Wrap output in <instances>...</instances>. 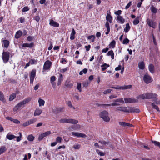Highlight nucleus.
I'll return each instance as SVG.
<instances>
[{"instance_id": "3", "label": "nucleus", "mask_w": 160, "mask_h": 160, "mask_svg": "<svg viewBox=\"0 0 160 160\" xmlns=\"http://www.w3.org/2000/svg\"><path fill=\"white\" fill-rule=\"evenodd\" d=\"M59 122L60 123H66L72 124H76L78 122V121L77 120L72 119L63 118L60 119L59 120Z\"/></svg>"}, {"instance_id": "21", "label": "nucleus", "mask_w": 160, "mask_h": 160, "mask_svg": "<svg viewBox=\"0 0 160 160\" xmlns=\"http://www.w3.org/2000/svg\"><path fill=\"white\" fill-rule=\"evenodd\" d=\"M33 42L30 44L24 43L22 44V47L23 48L28 47L31 48L33 47Z\"/></svg>"}, {"instance_id": "4", "label": "nucleus", "mask_w": 160, "mask_h": 160, "mask_svg": "<svg viewBox=\"0 0 160 160\" xmlns=\"http://www.w3.org/2000/svg\"><path fill=\"white\" fill-rule=\"evenodd\" d=\"M147 93V98L148 99H154V101H155V103L157 104H159L160 103V101H157V97L158 95L155 93Z\"/></svg>"}, {"instance_id": "42", "label": "nucleus", "mask_w": 160, "mask_h": 160, "mask_svg": "<svg viewBox=\"0 0 160 160\" xmlns=\"http://www.w3.org/2000/svg\"><path fill=\"white\" fill-rule=\"evenodd\" d=\"M34 138V136H32V135H29L28 137V139L29 141H32L33 140Z\"/></svg>"}, {"instance_id": "25", "label": "nucleus", "mask_w": 160, "mask_h": 160, "mask_svg": "<svg viewBox=\"0 0 160 160\" xmlns=\"http://www.w3.org/2000/svg\"><path fill=\"white\" fill-rule=\"evenodd\" d=\"M63 76L62 74H60V76L58 79V82L57 83V84L58 85H60L62 81L63 80Z\"/></svg>"}, {"instance_id": "5", "label": "nucleus", "mask_w": 160, "mask_h": 160, "mask_svg": "<svg viewBox=\"0 0 160 160\" xmlns=\"http://www.w3.org/2000/svg\"><path fill=\"white\" fill-rule=\"evenodd\" d=\"M132 87V85H124L122 86H120L119 85H117L116 87H112L111 88H113L116 89H122L125 90L131 88Z\"/></svg>"}, {"instance_id": "34", "label": "nucleus", "mask_w": 160, "mask_h": 160, "mask_svg": "<svg viewBox=\"0 0 160 160\" xmlns=\"http://www.w3.org/2000/svg\"><path fill=\"white\" fill-rule=\"evenodd\" d=\"M115 41L114 40H113L110 43L109 45V47L110 48H114L115 47Z\"/></svg>"}, {"instance_id": "18", "label": "nucleus", "mask_w": 160, "mask_h": 160, "mask_svg": "<svg viewBox=\"0 0 160 160\" xmlns=\"http://www.w3.org/2000/svg\"><path fill=\"white\" fill-rule=\"evenodd\" d=\"M97 105L98 106H103L104 107L106 106H118L119 105V104L117 103H113L112 104H97Z\"/></svg>"}, {"instance_id": "48", "label": "nucleus", "mask_w": 160, "mask_h": 160, "mask_svg": "<svg viewBox=\"0 0 160 160\" xmlns=\"http://www.w3.org/2000/svg\"><path fill=\"white\" fill-rule=\"evenodd\" d=\"M62 138L61 137H58L56 138V141L57 143H60L62 142Z\"/></svg>"}, {"instance_id": "20", "label": "nucleus", "mask_w": 160, "mask_h": 160, "mask_svg": "<svg viewBox=\"0 0 160 160\" xmlns=\"http://www.w3.org/2000/svg\"><path fill=\"white\" fill-rule=\"evenodd\" d=\"M42 112V110L39 108H37L34 112V116H39Z\"/></svg>"}, {"instance_id": "47", "label": "nucleus", "mask_w": 160, "mask_h": 160, "mask_svg": "<svg viewBox=\"0 0 160 160\" xmlns=\"http://www.w3.org/2000/svg\"><path fill=\"white\" fill-rule=\"evenodd\" d=\"M88 71V69L86 68H84L82 71H81L79 73V74L80 75H81L83 73L84 74H86Z\"/></svg>"}, {"instance_id": "28", "label": "nucleus", "mask_w": 160, "mask_h": 160, "mask_svg": "<svg viewBox=\"0 0 160 160\" xmlns=\"http://www.w3.org/2000/svg\"><path fill=\"white\" fill-rule=\"evenodd\" d=\"M117 20L120 22L122 23H123L125 22V20L124 19L122 16H118L117 17Z\"/></svg>"}, {"instance_id": "19", "label": "nucleus", "mask_w": 160, "mask_h": 160, "mask_svg": "<svg viewBox=\"0 0 160 160\" xmlns=\"http://www.w3.org/2000/svg\"><path fill=\"white\" fill-rule=\"evenodd\" d=\"M148 69L152 73H153L155 72L154 67L152 64H150L148 66Z\"/></svg>"}, {"instance_id": "24", "label": "nucleus", "mask_w": 160, "mask_h": 160, "mask_svg": "<svg viewBox=\"0 0 160 160\" xmlns=\"http://www.w3.org/2000/svg\"><path fill=\"white\" fill-rule=\"evenodd\" d=\"M16 136L13 135L7 134L6 136V138L9 140H12L14 138H16Z\"/></svg>"}, {"instance_id": "49", "label": "nucleus", "mask_w": 160, "mask_h": 160, "mask_svg": "<svg viewBox=\"0 0 160 160\" xmlns=\"http://www.w3.org/2000/svg\"><path fill=\"white\" fill-rule=\"evenodd\" d=\"M6 150V148L4 147H2L0 148V155L4 152Z\"/></svg>"}, {"instance_id": "7", "label": "nucleus", "mask_w": 160, "mask_h": 160, "mask_svg": "<svg viewBox=\"0 0 160 160\" xmlns=\"http://www.w3.org/2000/svg\"><path fill=\"white\" fill-rule=\"evenodd\" d=\"M2 59L4 63H7L9 60V53L8 52H3L2 53Z\"/></svg>"}, {"instance_id": "40", "label": "nucleus", "mask_w": 160, "mask_h": 160, "mask_svg": "<svg viewBox=\"0 0 160 160\" xmlns=\"http://www.w3.org/2000/svg\"><path fill=\"white\" fill-rule=\"evenodd\" d=\"M38 102L39 103V106H40L41 105L43 106L44 105L45 102L42 99H39Z\"/></svg>"}, {"instance_id": "8", "label": "nucleus", "mask_w": 160, "mask_h": 160, "mask_svg": "<svg viewBox=\"0 0 160 160\" xmlns=\"http://www.w3.org/2000/svg\"><path fill=\"white\" fill-rule=\"evenodd\" d=\"M146 22L147 24L150 27L153 28H155L156 26V23L155 22H154L153 20L148 18L147 19Z\"/></svg>"}, {"instance_id": "46", "label": "nucleus", "mask_w": 160, "mask_h": 160, "mask_svg": "<svg viewBox=\"0 0 160 160\" xmlns=\"http://www.w3.org/2000/svg\"><path fill=\"white\" fill-rule=\"evenodd\" d=\"M37 120V119L36 118H34L32 119H31L28 121V122L29 125L32 124L35 122Z\"/></svg>"}, {"instance_id": "15", "label": "nucleus", "mask_w": 160, "mask_h": 160, "mask_svg": "<svg viewBox=\"0 0 160 160\" xmlns=\"http://www.w3.org/2000/svg\"><path fill=\"white\" fill-rule=\"evenodd\" d=\"M128 107L120 106L116 108L117 110L119 111L127 112H128Z\"/></svg>"}, {"instance_id": "36", "label": "nucleus", "mask_w": 160, "mask_h": 160, "mask_svg": "<svg viewBox=\"0 0 160 160\" xmlns=\"http://www.w3.org/2000/svg\"><path fill=\"white\" fill-rule=\"evenodd\" d=\"M130 27L129 26V24L128 23L126 24V28L124 29V31L126 32H128L129 30Z\"/></svg>"}, {"instance_id": "12", "label": "nucleus", "mask_w": 160, "mask_h": 160, "mask_svg": "<svg viewBox=\"0 0 160 160\" xmlns=\"http://www.w3.org/2000/svg\"><path fill=\"white\" fill-rule=\"evenodd\" d=\"M36 70L35 69H33L32 70L30 76V83H32L33 80L36 75Z\"/></svg>"}, {"instance_id": "44", "label": "nucleus", "mask_w": 160, "mask_h": 160, "mask_svg": "<svg viewBox=\"0 0 160 160\" xmlns=\"http://www.w3.org/2000/svg\"><path fill=\"white\" fill-rule=\"evenodd\" d=\"M73 147L75 149H79L81 147V145L80 144H75L73 145Z\"/></svg>"}, {"instance_id": "14", "label": "nucleus", "mask_w": 160, "mask_h": 160, "mask_svg": "<svg viewBox=\"0 0 160 160\" xmlns=\"http://www.w3.org/2000/svg\"><path fill=\"white\" fill-rule=\"evenodd\" d=\"M64 107L55 108L53 109L52 112L54 113H59L64 111Z\"/></svg>"}, {"instance_id": "43", "label": "nucleus", "mask_w": 160, "mask_h": 160, "mask_svg": "<svg viewBox=\"0 0 160 160\" xmlns=\"http://www.w3.org/2000/svg\"><path fill=\"white\" fill-rule=\"evenodd\" d=\"M19 136L18 137H16V138H17L16 141L18 142H19L21 140V138L22 136L21 132H19Z\"/></svg>"}, {"instance_id": "16", "label": "nucleus", "mask_w": 160, "mask_h": 160, "mask_svg": "<svg viewBox=\"0 0 160 160\" xmlns=\"http://www.w3.org/2000/svg\"><path fill=\"white\" fill-rule=\"evenodd\" d=\"M49 24L51 26L55 27L57 28L59 26V24L52 19L50 20Z\"/></svg>"}, {"instance_id": "35", "label": "nucleus", "mask_w": 160, "mask_h": 160, "mask_svg": "<svg viewBox=\"0 0 160 160\" xmlns=\"http://www.w3.org/2000/svg\"><path fill=\"white\" fill-rule=\"evenodd\" d=\"M16 94L15 93H13L11 95H10L9 100L10 101H12L16 97Z\"/></svg>"}, {"instance_id": "10", "label": "nucleus", "mask_w": 160, "mask_h": 160, "mask_svg": "<svg viewBox=\"0 0 160 160\" xmlns=\"http://www.w3.org/2000/svg\"><path fill=\"white\" fill-rule=\"evenodd\" d=\"M125 102L126 103H135L138 101V99H135L131 98H124Z\"/></svg>"}, {"instance_id": "22", "label": "nucleus", "mask_w": 160, "mask_h": 160, "mask_svg": "<svg viewBox=\"0 0 160 160\" xmlns=\"http://www.w3.org/2000/svg\"><path fill=\"white\" fill-rule=\"evenodd\" d=\"M138 67L139 69H144L145 67V64L143 62H139Z\"/></svg>"}, {"instance_id": "50", "label": "nucleus", "mask_w": 160, "mask_h": 160, "mask_svg": "<svg viewBox=\"0 0 160 160\" xmlns=\"http://www.w3.org/2000/svg\"><path fill=\"white\" fill-rule=\"evenodd\" d=\"M97 152L99 154L100 156H103L105 155V154L103 152H101L99 150L97 149L96 150Z\"/></svg>"}, {"instance_id": "11", "label": "nucleus", "mask_w": 160, "mask_h": 160, "mask_svg": "<svg viewBox=\"0 0 160 160\" xmlns=\"http://www.w3.org/2000/svg\"><path fill=\"white\" fill-rule=\"evenodd\" d=\"M72 134L73 136L78 137L86 138L87 137L85 134L80 132H72Z\"/></svg>"}, {"instance_id": "13", "label": "nucleus", "mask_w": 160, "mask_h": 160, "mask_svg": "<svg viewBox=\"0 0 160 160\" xmlns=\"http://www.w3.org/2000/svg\"><path fill=\"white\" fill-rule=\"evenodd\" d=\"M52 62L49 60L46 61L44 63L43 69L47 70L50 69Z\"/></svg>"}, {"instance_id": "27", "label": "nucleus", "mask_w": 160, "mask_h": 160, "mask_svg": "<svg viewBox=\"0 0 160 160\" xmlns=\"http://www.w3.org/2000/svg\"><path fill=\"white\" fill-rule=\"evenodd\" d=\"M106 20L108 21L110 23L112 22V18L111 15L108 14L106 16Z\"/></svg>"}, {"instance_id": "59", "label": "nucleus", "mask_w": 160, "mask_h": 160, "mask_svg": "<svg viewBox=\"0 0 160 160\" xmlns=\"http://www.w3.org/2000/svg\"><path fill=\"white\" fill-rule=\"evenodd\" d=\"M56 80V77L54 76H52L50 78V82H54Z\"/></svg>"}, {"instance_id": "38", "label": "nucleus", "mask_w": 160, "mask_h": 160, "mask_svg": "<svg viewBox=\"0 0 160 160\" xmlns=\"http://www.w3.org/2000/svg\"><path fill=\"white\" fill-rule=\"evenodd\" d=\"M101 67H102V70L103 71H104L106 69L107 67H109V65L105 63L103 65H101Z\"/></svg>"}, {"instance_id": "53", "label": "nucleus", "mask_w": 160, "mask_h": 160, "mask_svg": "<svg viewBox=\"0 0 160 160\" xmlns=\"http://www.w3.org/2000/svg\"><path fill=\"white\" fill-rule=\"evenodd\" d=\"M88 81H84L82 83L83 87H87L88 86Z\"/></svg>"}, {"instance_id": "54", "label": "nucleus", "mask_w": 160, "mask_h": 160, "mask_svg": "<svg viewBox=\"0 0 160 160\" xmlns=\"http://www.w3.org/2000/svg\"><path fill=\"white\" fill-rule=\"evenodd\" d=\"M81 83H78L77 84V88L81 92L82 91L81 89Z\"/></svg>"}, {"instance_id": "33", "label": "nucleus", "mask_w": 160, "mask_h": 160, "mask_svg": "<svg viewBox=\"0 0 160 160\" xmlns=\"http://www.w3.org/2000/svg\"><path fill=\"white\" fill-rule=\"evenodd\" d=\"M9 44V42L7 40H4L3 41L2 45H4V46L5 48H7Z\"/></svg>"}, {"instance_id": "6", "label": "nucleus", "mask_w": 160, "mask_h": 160, "mask_svg": "<svg viewBox=\"0 0 160 160\" xmlns=\"http://www.w3.org/2000/svg\"><path fill=\"white\" fill-rule=\"evenodd\" d=\"M143 81L146 84L152 82L153 81L152 78L148 74H145L143 77Z\"/></svg>"}, {"instance_id": "37", "label": "nucleus", "mask_w": 160, "mask_h": 160, "mask_svg": "<svg viewBox=\"0 0 160 160\" xmlns=\"http://www.w3.org/2000/svg\"><path fill=\"white\" fill-rule=\"evenodd\" d=\"M95 37L94 35H92L89 36L88 37V39L89 40H91L92 42H93L94 41Z\"/></svg>"}, {"instance_id": "26", "label": "nucleus", "mask_w": 160, "mask_h": 160, "mask_svg": "<svg viewBox=\"0 0 160 160\" xmlns=\"http://www.w3.org/2000/svg\"><path fill=\"white\" fill-rule=\"evenodd\" d=\"M76 33V32L74 29L73 28L72 30V32L71 34L70 39L71 40H73L75 38V35Z\"/></svg>"}, {"instance_id": "1", "label": "nucleus", "mask_w": 160, "mask_h": 160, "mask_svg": "<svg viewBox=\"0 0 160 160\" xmlns=\"http://www.w3.org/2000/svg\"><path fill=\"white\" fill-rule=\"evenodd\" d=\"M31 100V98L28 97L25 98L23 101L20 102L18 103L14 108L13 111H16L19 109L22 106L26 104V103L30 102Z\"/></svg>"}, {"instance_id": "63", "label": "nucleus", "mask_w": 160, "mask_h": 160, "mask_svg": "<svg viewBox=\"0 0 160 160\" xmlns=\"http://www.w3.org/2000/svg\"><path fill=\"white\" fill-rule=\"evenodd\" d=\"M44 136L42 135V134H41V135H40L38 137V140H42L43 138H44Z\"/></svg>"}, {"instance_id": "41", "label": "nucleus", "mask_w": 160, "mask_h": 160, "mask_svg": "<svg viewBox=\"0 0 160 160\" xmlns=\"http://www.w3.org/2000/svg\"><path fill=\"white\" fill-rule=\"evenodd\" d=\"M114 102H120L122 103H124V101L123 98H118L113 101Z\"/></svg>"}, {"instance_id": "62", "label": "nucleus", "mask_w": 160, "mask_h": 160, "mask_svg": "<svg viewBox=\"0 0 160 160\" xmlns=\"http://www.w3.org/2000/svg\"><path fill=\"white\" fill-rule=\"evenodd\" d=\"M121 12L122 11L121 10H118L117 11L115 12L114 13L115 14L119 16V15L121 14Z\"/></svg>"}, {"instance_id": "32", "label": "nucleus", "mask_w": 160, "mask_h": 160, "mask_svg": "<svg viewBox=\"0 0 160 160\" xmlns=\"http://www.w3.org/2000/svg\"><path fill=\"white\" fill-rule=\"evenodd\" d=\"M98 142L101 144L103 145H106L109 144V142H107L103 140H100L98 141Z\"/></svg>"}, {"instance_id": "31", "label": "nucleus", "mask_w": 160, "mask_h": 160, "mask_svg": "<svg viewBox=\"0 0 160 160\" xmlns=\"http://www.w3.org/2000/svg\"><path fill=\"white\" fill-rule=\"evenodd\" d=\"M150 9L151 11L154 14H156L157 12V8L153 6H152L150 7Z\"/></svg>"}, {"instance_id": "51", "label": "nucleus", "mask_w": 160, "mask_h": 160, "mask_svg": "<svg viewBox=\"0 0 160 160\" xmlns=\"http://www.w3.org/2000/svg\"><path fill=\"white\" fill-rule=\"evenodd\" d=\"M139 20L138 18H136L133 21V24L136 25L139 23Z\"/></svg>"}, {"instance_id": "45", "label": "nucleus", "mask_w": 160, "mask_h": 160, "mask_svg": "<svg viewBox=\"0 0 160 160\" xmlns=\"http://www.w3.org/2000/svg\"><path fill=\"white\" fill-rule=\"evenodd\" d=\"M152 142L154 143L155 145L157 146H158L160 148V142L155 141H152Z\"/></svg>"}, {"instance_id": "64", "label": "nucleus", "mask_w": 160, "mask_h": 160, "mask_svg": "<svg viewBox=\"0 0 160 160\" xmlns=\"http://www.w3.org/2000/svg\"><path fill=\"white\" fill-rule=\"evenodd\" d=\"M34 19L35 20H36L37 22H38L40 20V18L39 17V16H36L34 18Z\"/></svg>"}, {"instance_id": "56", "label": "nucleus", "mask_w": 160, "mask_h": 160, "mask_svg": "<svg viewBox=\"0 0 160 160\" xmlns=\"http://www.w3.org/2000/svg\"><path fill=\"white\" fill-rule=\"evenodd\" d=\"M68 107L73 108V109H75V108L73 107L72 104L71 102L70 101H68Z\"/></svg>"}, {"instance_id": "55", "label": "nucleus", "mask_w": 160, "mask_h": 160, "mask_svg": "<svg viewBox=\"0 0 160 160\" xmlns=\"http://www.w3.org/2000/svg\"><path fill=\"white\" fill-rule=\"evenodd\" d=\"M119 124L120 125L122 126L123 127H125L127 126V123L124 122H119Z\"/></svg>"}, {"instance_id": "57", "label": "nucleus", "mask_w": 160, "mask_h": 160, "mask_svg": "<svg viewBox=\"0 0 160 160\" xmlns=\"http://www.w3.org/2000/svg\"><path fill=\"white\" fill-rule=\"evenodd\" d=\"M112 91V90L110 89H108L106 90L103 92V93L104 94L110 93Z\"/></svg>"}, {"instance_id": "30", "label": "nucleus", "mask_w": 160, "mask_h": 160, "mask_svg": "<svg viewBox=\"0 0 160 160\" xmlns=\"http://www.w3.org/2000/svg\"><path fill=\"white\" fill-rule=\"evenodd\" d=\"M107 55L108 56H111L112 59L114 58V54L113 51L111 50L109 51L107 53Z\"/></svg>"}, {"instance_id": "9", "label": "nucleus", "mask_w": 160, "mask_h": 160, "mask_svg": "<svg viewBox=\"0 0 160 160\" xmlns=\"http://www.w3.org/2000/svg\"><path fill=\"white\" fill-rule=\"evenodd\" d=\"M128 112H127L139 113L140 112L139 109L131 107H128Z\"/></svg>"}, {"instance_id": "60", "label": "nucleus", "mask_w": 160, "mask_h": 160, "mask_svg": "<svg viewBox=\"0 0 160 160\" xmlns=\"http://www.w3.org/2000/svg\"><path fill=\"white\" fill-rule=\"evenodd\" d=\"M37 62V61L34 59H31L29 61V63L31 64H35Z\"/></svg>"}, {"instance_id": "17", "label": "nucleus", "mask_w": 160, "mask_h": 160, "mask_svg": "<svg viewBox=\"0 0 160 160\" xmlns=\"http://www.w3.org/2000/svg\"><path fill=\"white\" fill-rule=\"evenodd\" d=\"M137 99H148L147 98V93H146L144 94H140L138 96H137Z\"/></svg>"}, {"instance_id": "52", "label": "nucleus", "mask_w": 160, "mask_h": 160, "mask_svg": "<svg viewBox=\"0 0 160 160\" xmlns=\"http://www.w3.org/2000/svg\"><path fill=\"white\" fill-rule=\"evenodd\" d=\"M51 133V132L50 131H48L44 133H43L42 134V135L44 136V137H45L48 135H49Z\"/></svg>"}, {"instance_id": "39", "label": "nucleus", "mask_w": 160, "mask_h": 160, "mask_svg": "<svg viewBox=\"0 0 160 160\" xmlns=\"http://www.w3.org/2000/svg\"><path fill=\"white\" fill-rule=\"evenodd\" d=\"M151 105L153 108L156 109L159 112L160 111L158 107L156 105L155 103H152Z\"/></svg>"}, {"instance_id": "29", "label": "nucleus", "mask_w": 160, "mask_h": 160, "mask_svg": "<svg viewBox=\"0 0 160 160\" xmlns=\"http://www.w3.org/2000/svg\"><path fill=\"white\" fill-rule=\"evenodd\" d=\"M0 100L3 102H5L6 101L4 95L1 91H0Z\"/></svg>"}, {"instance_id": "2", "label": "nucleus", "mask_w": 160, "mask_h": 160, "mask_svg": "<svg viewBox=\"0 0 160 160\" xmlns=\"http://www.w3.org/2000/svg\"><path fill=\"white\" fill-rule=\"evenodd\" d=\"M100 116L105 122H108L110 121L108 113L106 111L104 110L101 112L100 113Z\"/></svg>"}, {"instance_id": "23", "label": "nucleus", "mask_w": 160, "mask_h": 160, "mask_svg": "<svg viewBox=\"0 0 160 160\" xmlns=\"http://www.w3.org/2000/svg\"><path fill=\"white\" fill-rule=\"evenodd\" d=\"M22 32L20 30H19L16 32L15 36V37L16 38H20V37L22 36Z\"/></svg>"}, {"instance_id": "58", "label": "nucleus", "mask_w": 160, "mask_h": 160, "mask_svg": "<svg viewBox=\"0 0 160 160\" xmlns=\"http://www.w3.org/2000/svg\"><path fill=\"white\" fill-rule=\"evenodd\" d=\"M129 40L127 38H126L123 40V44H127L129 43Z\"/></svg>"}, {"instance_id": "61", "label": "nucleus", "mask_w": 160, "mask_h": 160, "mask_svg": "<svg viewBox=\"0 0 160 160\" xmlns=\"http://www.w3.org/2000/svg\"><path fill=\"white\" fill-rule=\"evenodd\" d=\"M29 10V9L28 7H25L23 8L22 10L23 12H25L28 11Z\"/></svg>"}]
</instances>
